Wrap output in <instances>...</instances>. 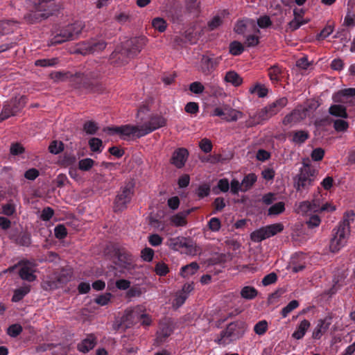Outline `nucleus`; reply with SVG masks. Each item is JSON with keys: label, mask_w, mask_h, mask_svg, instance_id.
<instances>
[{"label": "nucleus", "mask_w": 355, "mask_h": 355, "mask_svg": "<svg viewBox=\"0 0 355 355\" xmlns=\"http://www.w3.org/2000/svg\"><path fill=\"white\" fill-rule=\"evenodd\" d=\"M101 72L98 70L85 73H70L69 82L74 88L84 89L91 93L101 94L105 91V87L99 81Z\"/></svg>", "instance_id": "nucleus-1"}, {"label": "nucleus", "mask_w": 355, "mask_h": 355, "mask_svg": "<svg viewBox=\"0 0 355 355\" xmlns=\"http://www.w3.org/2000/svg\"><path fill=\"white\" fill-rule=\"evenodd\" d=\"M287 103L288 99L286 97H282L276 100L275 102L266 106L258 112L252 120L247 121V125L248 127H252L261 123L262 121L268 120L277 114L287 105Z\"/></svg>", "instance_id": "nucleus-2"}, {"label": "nucleus", "mask_w": 355, "mask_h": 355, "mask_svg": "<svg viewBox=\"0 0 355 355\" xmlns=\"http://www.w3.org/2000/svg\"><path fill=\"white\" fill-rule=\"evenodd\" d=\"M247 328V324L242 320L231 322L225 330L220 332L217 343L218 344H226L225 339H228L229 342L240 339L244 336Z\"/></svg>", "instance_id": "nucleus-3"}, {"label": "nucleus", "mask_w": 355, "mask_h": 355, "mask_svg": "<svg viewBox=\"0 0 355 355\" xmlns=\"http://www.w3.org/2000/svg\"><path fill=\"white\" fill-rule=\"evenodd\" d=\"M135 183L132 180L128 181L122 186L114 200V212L122 211L127 209L134 195Z\"/></svg>", "instance_id": "nucleus-4"}, {"label": "nucleus", "mask_w": 355, "mask_h": 355, "mask_svg": "<svg viewBox=\"0 0 355 355\" xmlns=\"http://www.w3.org/2000/svg\"><path fill=\"white\" fill-rule=\"evenodd\" d=\"M317 171L310 165L304 164L294 178V187L297 191L308 189L316 178Z\"/></svg>", "instance_id": "nucleus-5"}, {"label": "nucleus", "mask_w": 355, "mask_h": 355, "mask_svg": "<svg viewBox=\"0 0 355 355\" xmlns=\"http://www.w3.org/2000/svg\"><path fill=\"white\" fill-rule=\"evenodd\" d=\"M84 24L80 21H76L68 25L60 33L55 35L51 40V44L56 45L67 41L73 40L78 38L84 28Z\"/></svg>", "instance_id": "nucleus-6"}, {"label": "nucleus", "mask_w": 355, "mask_h": 355, "mask_svg": "<svg viewBox=\"0 0 355 355\" xmlns=\"http://www.w3.org/2000/svg\"><path fill=\"white\" fill-rule=\"evenodd\" d=\"M334 231L335 232L334 237L331 239L329 248L332 252H336L346 243V237L349 232V220L344 219Z\"/></svg>", "instance_id": "nucleus-7"}, {"label": "nucleus", "mask_w": 355, "mask_h": 355, "mask_svg": "<svg viewBox=\"0 0 355 355\" xmlns=\"http://www.w3.org/2000/svg\"><path fill=\"white\" fill-rule=\"evenodd\" d=\"M103 130L111 135L115 134L119 135L124 140L128 139V138L131 136H135L137 138H140L142 136H140L139 134L141 132H143L141 126L130 124L123 125L121 126L107 127L105 128Z\"/></svg>", "instance_id": "nucleus-8"}, {"label": "nucleus", "mask_w": 355, "mask_h": 355, "mask_svg": "<svg viewBox=\"0 0 355 355\" xmlns=\"http://www.w3.org/2000/svg\"><path fill=\"white\" fill-rule=\"evenodd\" d=\"M284 230V225L282 223H274L262 227L254 230L250 234V239L255 243H259L263 240L273 236L280 233Z\"/></svg>", "instance_id": "nucleus-9"}, {"label": "nucleus", "mask_w": 355, "mask_h": 355, "mask_svg": "<svg viewBox=\"0 0 355 355\" xmlns=\"http://www.w3.org/2000/svg\"><path fill=\"white\" fill-rule=\"evenodd\" d=\"M284 230V225L282 223H274L262 227L254 230L250 234V239L255 243H259L263 240L273 236L280 233Z\"/></svg>", "instance_id": "nucleus-10"}, {"label": "nucleus", "mask_w": 355, "mask_h": 355, "mask_svg": "<svg viewBox=\"0 0 355 355\" xmlns=\"http://www.w3.org/2000/svg\"><path fill=\"white\" fill-rule=\"evenodd\" d=\"M26 103V98L25 96L15 97L9 103L4 105L3 111L0 114V122L8 119L10 116L17 114L23 109Z\"/></svg>", "instance_id": "nucleus-11"}, {"label": "nucleus", "mask_w": 355, "mask_h": 355, "mask_svg": "<svg viewBox=\"0 0 355 355\" xmlns=\"http://www.w3.org/2000/svg\"><path fill=\"white\" fill-rule=\"evenodd\" d=\"M222 60L221 55L215 56L213 53L202 55L200 60L199 70L205 76H209L217 69Z\"/></svg>", "instance_id": "nucleus-12"}, {"label": "nucleus", "mask_w": 355, "mask_h": 355, "mask_svg": "<svg viewBox=\"0 0 355 355\" xmlns=\"http://www.w3.org/2000/svg\"><path fill=\"white\" fill-rule=\"evenodd\" d=\"M166 125V119L159 114L152 115L148 122L141 125L143 132H140V136H145L154 130L164 127Z\"/></svg>", "instance_id": "nucleus-13"}, {"label": "nucleus", "mask_w": 355, "mask_h": 355, "mask_svg": "<svg viewBox=\"0 0 355 355\" xmlns=\"http://www.w3.org/2000/svg\"><path fill=\"white\" fill-rule=\"evenodd\" d=\"M130 58L132 57L123 44L121 46L116 47L110 55L111 64L117 67L127 64Z\"/></svg>", "instance_id": "nucleus-14"}, {"label": "nucleus", "mask_w": 355, "mask_h": 355, "mask_svg": "<svg viewBox=\"0 0 355 355\" xmlns=\"http://www.w3.org/2000/svg\"><path fill=\"white\" fill-rule=\"evenodd\" d=\"M147 39L145 37H135L125 41L123 44L132 58L141 52L146 44Z\"/></svg>", "instance_id": "nucleus-15"}, {"label": "nucleus", "mask_w": 355, "mask_h": 355, "mask_svg": "<svg viewBox=\"0 0 355 355\" xmlns=\"http://www.w3.org/2000/svg\"><path fill=\"white\" fill-rule=\"evenodd\" d=\"M355 96V88H347L334 94L332 99L334 103L353 105V98Z\"/></svg>", "instance_id": "nucleus-16"}, {"label": "nucleus", "mask_w": 355, "mask_h": 355, "mask_svg": "<svg viewBox=\"0 0 355 355\" xmlns=\"http://www.w3.org/2000/svg\"><path fill=\"white\" fill-rule=\"evenodd\" d=\"M19 265L22 266L19 271V275L21 279L30 282L36 279L37 277L33 274L34 270L32 268V267L35 266V264L28 260H21L19 261Z\"/></svg>", "instance_id": "nucleus-17"}, {"label": "nucleus", "mask_w": 355, "mask_h": 355, "mask_svg": "<svg viewBox=\"0 0 355 355\" xmlns=\"http://www.w3.org/2000/svg\"><path fill=\"white\" fill-rule=\"evenodd\" d=\"M189 151L185 148H178L173 153L170 163L178 168H182L189 157Z\"/></svg>", "instance_id": "nucleus-18"}, {"label": "nucleus", "mask_w": 355, "mask_h": 355, "mask_svg": "<svg viewBox=\"0 0 355 355\" xmlns=\"http://www.w3.org/2000/svg\"><path fill=\"white\" fill-rule=\"evenodd\" d=\"M170 245L175 250H178L181 248H186L188 249L190 254L196 251L192 241L189 239L183 236H178L171 239Z\"/></svg>", "instance_id": "nucleus-19"}, {"label": "nucleus", "mask_w": 355, "mask_h": 355, "mask_svg": "<svg viewBox=\"0 0 355 355\" xmlns=\"http://www.w3.org/2000/svg\"><path fill=\"white\" fill-rule=\"evenodd\" d=\"M331 323V317H326L324 319L319 320L317 326L313 331V338L319 340L322 337V334L329 329Z\"/></svg>", "instance_id": "nucleus-20"}, {"label": "nucleus", "mask_w": 355, "mask_h": 355, "mask_svg": "<svg viewBox=\"0 0 355 355\" xmlns=\"http://www.w3.org/2000/svg\"><path fill=\"white\" fill-rule=\"evenodd\" d=\"M71 277L72 271L71 269L62 268L55 277L56 282H53L49 286L51 288H57L60 285L69 282L71 280Z\"/></svg>", "instance_id": "nucleus-21"}, {"label": "nucleus", "mask_w": 355, "mask_h": 355, "mask_svg": "<svg viewBox=\"0 0 355 355\" xmlns=\"http://www.w3.org/2000/svg\"><path fill=\"white\" fill-rule=\"evenodd\" d=\"M10 239L17 245L24 247L30 246L32 242L31 233L27 231L21 232L18 235L12 234Z\"/></svg>", "instance_id": "nucleus-22"}, {"label": "nucleus", "mask_w": 355, "mask_h": 355, "mask_svg": "<svg viewBox=\"0 0 355 355\" xmlns=\"http://www.w3.org/2000/svg\"><path fill=\"white\" fill-rule=\"evenodd\" d=\"M116 254L121 267L128 270L133 268V257L130 252L119 250Z\"/></svg>", "instance_id": "nucleus-23"}, {"label": "nucleus", "mask_w": 355, "mask_h": 355, "mask_svg": "<svg viewBox=\"0 0 355 355\" xmlns=\"http://www.w3.org/2000/svg\"><path fill=\"white\" fill-rule=\"evenodd\" d=\"M197 208H192L179 212L171 218V222L176 227L184 226L187 224V216L191 213L192 211Z\"/></svg>", "instance_id": "nucleus-24"}, {"label": "nucleus", "mask_w": 355, "mask_h": 355, "mask_svg": "<svg viewBox=\"0 0 355 355\" xmlns=\"http://www.w3.org/2000/svg\"><path fill=\"white\" fill-rule=\"evenodd\" d=\"M49 14L39 11H31L24 16V19L28 24H35L47 19Z\"/></svg>", "instance_id": "nucleus-25"}, {"label": "nucleus", "mask_w": 355, "mask_h": 355, "mask_svg": "<svg viewBox=\"0 0 355 355\" xmlns=\"http://www.w3.org/2000/svg\"><path fill=\"white\" fill-rule=\"evenodd\" d=\"M225 116L223 117V120L227 122L236 121L239 118L243 116V112L233 109L229 105H225Z\"/></svg>", "instance_id": "nucleus-26"}, {"label": "nucleus", "mask_w": 355, "mask_h": 355, "mask_svg": "<svg viewBox=\"0 0 355 355\" xmlns=\"http://www.w3.org/2000/svg\"><path fill=\"white\" fill-rule=\"evenodd\" d=\"M329 113L336 117H340L343 119H347L348 114L347 109L343 104L332 105L329 108Z\"/></svg>", "instance_id": "nucleus-27"}, {"label": "nucleus", "mask_w": 355, "mask_h": 355, "mask_svg": "<svg viewBox=\"0 0 355 355\" xmlns=\"http://www.w3.org/2000/svg\"><path fill=\"white\" fill-rule=\"evenodd\" d=\"M173 331V328L170 325L167 324H162L159 330L157 332V341L160 343L165 342L166 338L172 334Z\"/></svg>", "instance_id": "nucleus-28"}, {"label": "nucleus", "mask_w": 355, "mask_h": 355, "mask_svg": "<svg viewBox=\"0 0 355 355\" xmlns=\"http://www.w3.org/2000/svg\"><path fill=\"white\" fill-rule=\"evenodd\" d=\"M95 340V338L92 335L89 336L87 338L84 339L78 345V349L83 353L88 352L89 350L94 347L96 345Z\"/></svg>", "instance_id": "nucleus-29"}, {"label": "nucleus", "mask_w": 355, "mask_h": 355, "mask_svg": "<svg viewBox=\"0 0 355 355\" xmlns=\"http://www.w3.org/2000/svg\"><path fill=\"white\" fill-rule=\"evenodd\" d=\"M310 322L306 319L303 320L297 326V329L292 334L293 338L300 340L305 335L306 331L310 327Z\"/></svg>", "instance_id": "nucleus-30"}, {"label": "nucleus", "mask_w": 355, "mask_h": 355, "mask_svg": "<svg viewBox=\"0 0 355 355\" xmlns=\"http://www.w3.org/2000/svg\"><path fill=\"white\" fill-rule=\"evenodd\" d=\"M224 80L231 83L234 87H239L243 83V78L235 71H227L225 76Z\"/></svg>", "instance_id": "nucleus-31"}, {"label": "nucleus", "mask_w": 355, "mask_h": 355, "mask_svg": "<svg viewBox=\"0 0 355 355\" xmlns=\"http://www.w3.org/2000/svg\"><path fill=\"white\" fill-rule=\"evenodd\" d=\"M106 46L107 43L104 40L92 41L85 47V50L88 53H98L104 50Z\"/></svg>", "instance_id": "nucleus-32"}, {"label": "nucleus", "mask_w": 355, "mask_h": 355, "mask_svg": "<svg viewBox=\"0 0 355 355\" xmlns=\"http://www.w3.org/2000/svg\"><path fill=\"white\" fill-rule=\"evenodd\" d=\"M198 269V264L196 262H191V263L181 268L180 275L182 277L186 278L190 275L196 274Z\"/></svg>", "instance_id": "nucleus-33"}, {"label": "nucleus", "mask_w": 355, "mask_h": 355, "mask_svg": "<svg viewBox=\"0 0 355 355\" xmlns=\"http://www.w3.org/2000/svg\"><path fill=\"white\" fill-rule=\"evenodd\" d=\"M30 292V286H25L20 287L14 291V294L12 297V302H18L21 300L26 295Z\"/></svg>", "instance_id": "nucleus-34"}, {"label": "nucleus", "mask_w": 355, "mask_h": 355, "mask_svg": "<svg viewBox=\"0 0 355 355\" xmlns=\"http://www.w3.org/2000/svg\"><path fill=\"white\" fill-rule=\"evenodd\" d=\"M17 21L12 20H5L0 21V34L7 35L13 32V26H15Z\"/></svg>", "instance_id": "nucleus-35"}, {"label": "nucleus", "mask_w": 355, "mask_h": 355, "mask_svg": "<svg viewBox=\"0 0 355 355\" xmlns=\"http://www.w3.org/2000/svg\"><path fill=\"white\" fill-rule=\"evenodd\" d=\"M309 138V134L306 130H297L293 133L292 141L298 144H303Z\"/></svg>", "instance_id": "nucleus-36"}, {"label": "nucleus", "mask_w": 355, "mask_h": 355, "mask_svg": "<svg viewBox=\"0 0 355 355\" xmlns=\"http://www.w3.org/2000/svg\"><path fill=\"white\" fill-rule=\"evenodd\" d=\"M257 291L252 286H244L241 291V295L245 300H252L257 297Z\"/></svg>", "instance_id": "nucleus-37"}, {"label": "nucleus", "mask_w": 355, "mask_h": 355, "mask_svg": "<svg viewBox=\"0 0 355 355\" xmlns=\"http://www.w3.org/2000/svg\"><path fill=\"white\" fill-rule=\"evenodd\" d=\"M70 73V71H55L51 73L49 76L54 82H64L69 81Z\"/></svg>", "instance_id": "nucleus-38"}, {"label": "nucleus", "mask_w": 355, "mask_h": 355, "mask_svg": "<svg viewBox=\"0 0 355 355\" xmlns=\"http://www.w3.org/2000/svg\"><path fill=\"white\" fill-rule=\"evenodd\" d=\"M257 175L254 173H249L245 175L241 182V185L243 187V191L249 189L257 181Z\"/></svg>", "instance_id": "nucleus-39"}, {"label": "nucleus", "mask_w": 355, "mask_h": 355, "mask_svg": "<svg viewBox=\"0 0 355 355\" xmlns=\"http://www.w3.org/2000/svg\"><path fill=\"white\" fill-rule=\"evenodd\" d=\"M229 49L230 53H231L233 55H239L244 51V47L243 44L238 41L232 42L230 44Z\"/></svg>", "instance_id": "nucleus-40"}, {"label": "nucleus", "mask_w": 355, "mask_h": 355, "mask_svg": "<svg viewBox=\"0 0 355 355\" xmlns=\"http://www.w3.org/2000/svg\"><path fill=\"white\" fill-rule=\"evenodd\" d=\"M152 25L155 29L157 30L160 33L164 32L167 26L166 21L161 17H156L153 19Z\"/></svg>", "instance_id": "nucleus-41"}, {"label": "nucleus", "mask_w": 355, "mask_h": 355, "mask_svg": "<svg viewBox=\"0 0 355 355\" xmlns=\"http://www.w3.org/2000/svg\"><path fill=\"white\" fill-rule=\"evenodd\" d=\"M64 150V144L62 141L54 140L51 142L49 150L51 153L58 155Z\"/></svg>", "instance_id": "nucleus-42"}, {"label": "nucleus", "mask_w": 355, "mask_h": 355, "mask_svg": "<svg viewBox=\"0 0 355 355\" xmlns=\"http://www.w3.org/2000/svg\"><path fill=\"white\" fill-rule=\"evenodd\" d=\"M210 185L209 184H200L196 190V193L199 198H203L208 196L210 193Z\"/></svg>", "instance_id": "nucleus-43"}, {"label": "nucleus", "mask_w": 355, "mask_h": 355, "mask_svg": "<svg viewBox=\"0 0 355 355\" xmlns=\"http://www.w3.org/2000/svg\"><path fill=\"white\" fill-rule=\"evenodd\" d=\"M249 91L251 94L257 92V96L259 98H263L266 96L268 92V89L264 85L259 84H257L254 87L250 88Z\"/></svg>", "instance_id": "nucleus-44"}, {"label": "nucleus", "mask_w": 355, "mask_h": 355, "mask_svg": "<svg viewBox=\"0 0 355 355\" xmlns=\"http://www.w3.org/2000/svg\"><path fill=\"white\" fill-rule=\"evenodd\" d=\"M58 63V58H53L51 59H40L35 62V66L46 67H52Z\"/></svg>", "instance_id": "nucleus-45"}, {"label": "nucleus", "mask_w": 355, "mask_h": 355, "mask_svg": "<svg viewBox=\"0 0 355 355\" xmlns=\"http://www.w3.org/2000/svg\"><path fill=\"white\" fill-rule=\"evenodd\" d=\"M95 162L91 158H85L80 159L78 162V168L83 171L90 170L94 166Z\"/></svg>", "instance_id": "nucleus-46"}, {"label": "nucleus", "mask_w": 355, "mask_h": 355, "mask_svg": "<svg viewBox=\"0 0 355 355\" xmlns=\"http://www.w3.org/2000/svg\"><path fill=\"white\" fill-rule=\"evenodd\" d=\"M88 144L92 152H101V147L103 145V141L101 139L92 137L89 140Z\"/></svg>", "instance_id": "nucleus-47"}, {"label": "nucleus", "mask_w": 355, "mask_h": 355, "mask_svg": "<svg viewBox=\"0 0 355 355\" xmlns=\"http://www.w3.org/2000/svg\"><path fill=\"white\" fill-rule=\"evenodd\" d=\"M299 302L296 300L291 301L281 311L283 318H286L293 310L297 308Z\"/></svg>", "instance_id": "nucleus-48"}, {"label": "nucleus", "mask_w": 355, "mask_h": 355, "mask_svg": "<svg viewBox=\"0 0 355 355\" xmlns=\"http://www.w3.org/2000/svg\"><path fill=\"white\" fill-rule=\"evenodd\" d=\"M98 130L97 124L92 121H86L83 125V130L87 135H94Z\"/></svg>", "instance_id": "nucleus-49"}, {"label": "nucleus", "mask_w": 355, "mask_h": 355, "mask_svg": "<svg viewBox=\"0 0 355 355\" xmlns=\"http://www.w3.org/2000/svg\"><path fill=\"white\" fill-rule=\"evenodd\" d=\"M285 210V205L283 202H279L272 205L268 209V215H278Z\"/></svg>", "instance_id": "nucleus-50"}, {"label": "nucleus", "mask_w": 355, "mask_h": 355, "mask_svg": "<svg viewBox=\"0 0 355 355\" xmlns=\"http://www.w3.org/2000/svg\"><path fill=\"white\" fill-rule=\"evenodd\" d=\"M297 211L302 214H311L313 213L311 202L306 200L300 202L297 208Z\"/></svg>", "instance_id": "nucleus-51"}, {"label": "nucleus", "mask_w": 355, "mask_h": 355, "mask_svg": "<svg viewBox=\"0 0 355 355\" xmlns=\"http://www.w3.org/2000/svg\"><path fill=\"white\" fill-rule=\"evenodd\" d=\"M307 108L302 110L295 109L291 112L292 116L294 118L295 123H297L306 117Z\"/></svg>", "instance_id": "nucleus-52"}, {"label": "nucleus", "mask_w": 355, "mask_h": 355, "mask_svg": "<svg viewBox=\"0 0 355 355\" xmlns=\"http://www.w3.org/2000/svg\"><path fill=\"white\" fill-rule=\"evenodd\" d=\"M282 70L278 65H273L268 69V75L272 81H279Z\"/></svg>", "instance_id": "nucleus-53"}, {"label": "nucleus", "mask_w": 355, "mask_h": 355, "mask_svg": "<svg viewBox=\"0 0 355 355\" xmlns=\"http://www.w3.org/2000/svg\"><path fill=\"white\" fill-rule=\"evenodd\" d=\"M268 322L266 320H261L258 322L254 327V331L257 335H263L268 330Z\"/></svg>", "instance_id": "nucleus-54"}, {"label": "nucleus", "mask_w": 355, "mask_h": 355, "mask_svg": "<svg viewBox=\"0 0 355 355\" xmlns=\"http://www.w3.org/2000/svg\"><path fill=\"white\" fill-rule=\"evenodd\" d=\"M155 272L159 276H165L169 272L168 266L164 262H158L155 267Z\"/></svg>", "instance_id": "nucleus-55"}, {"label": "nucleus", "mask_w": 355, "mask_h": 355, "mask_svg": "<svg viewBox=\"0 0 355 355\" xmlns=\"http://www.w3.org/2000/svg\"><path fill=\"white\" fill-rule=\"evenodd\" d=\"M334 128L337 132H345L349 128V123L343 119H336L334 121Z\"/></svg>", "instance_id": "nucleus-56"}, {"label": "nucleus", "mask_w": 355, "mask_h": 355, "mask_svg": "<svg viewBox=\"0 0 355 355\" xmlns=\"http://www.w3.org/2000/svg\"><path fill=\"white\" fill-rule=\"evenodd\" d=\"M54 234L55 238L58 239H63L67 235V230L65 226L62 224H59L55 226L54 229Z\"/></svg>", "instance_id": "nucleus-57"}, {"label": "nucleus", "mask_w": 355, "mask_h": 355, "mask_svg": "<svg viewBox=\"0 0 355 355\" xmlns=\"http://www.w3.org/2000/svg\"><path fill=\"white\" fill-rule=\"evenodd\" d=\"M112 294L110 293H106L103 295H98L97 297L94 299V302L101 306H105L110 301L112 297Z\"/></svg>", "instance_id": "nucleus-58"}, {"label": "nucleus", "mask_w": 355, "mask_h": 355, "mask_svg": "<svg viewBox=\"0 0 355 355\" xmlns=\"http://www.w3.org/2000/svg\"><path fill=\"white\" fill-rule=\"evenodd\" d=\"M199 147L204 153H208L211 151L213 146L210 139L204 138L199 142Z\"/></svg>", "instance_id": "nucleus-59"}, {"label": "nucleus", "mask_w": 355, "mask_h": 355, "mask_svg": "<svg viewBox=\"0 0 355 355\" xmlns=\"http://www.w3.org/2000/svg\"><path fill=\"white\" fill-rule=\"evenodd\" d=\"M22 330H23V329L20 324H15L10 325L8 328L7 333L10 336L15 338L22 332Z\"/></svg>", "instance_id": "nucleus-60"}, {"label": "nucleus", "mask_w": 355, "mask_h": 355, "mask_svg": "<svg viewBox=\"0 0 355 355\" xmlns=\"http://www.w3.org/2000/svg\"><path fill=\"white\" fill-rule=\"evenodd\" d=\"M334 24H328L321 31L320 33L317 35L318 40H324L327 38L328 36H329L334 31Z\"/></svg>", "instance_id": "nucleus-61"}, {"label": "nucleus", "mask_w": 355, "mask_h": 355, "mask_svg": "<svg viewBox=\"0 0 355 355\" xmlns=\"http://www.w3.org/2000/svg\"><path fill=\"white\" fill-rule=\"evenodd\" d=\"M301 26H302V23L300 22V19L294 17L290 22L288 23L286 31L293 32L297 30Z\"/></svg>", "instance_id": "nucleus-62"}, {"label": "nucleus", "mask_w": 355, "mask_h": 355, "mask_svg": "<svg viewBox=\"0 0 355 355\" xmlns=\"http://www.w3.org/2000/svg\"><path fill=\"white\" fill-rule=\"evenodd\" d=\"M189 90L196 94H200L204 92L205 87L200 82L196 81L190 84Z\"/></svg>", "instance_id": "nucleus-63"}, {"label": "nucleus", "mask_w": 355, "mask_h": 355, "mask_svg": "<svg viewBox=\"0 0 355 355\" xmlns=\"http://www.w3.org/2000/svg\"><path fill=\"white\" fill-rule=\"evenodd\" d=\"M343 26L347 27L355 26V15L348 11L344 19Z\"/></svg>", "instance_id": "nucleus-64"}]
</instances>
